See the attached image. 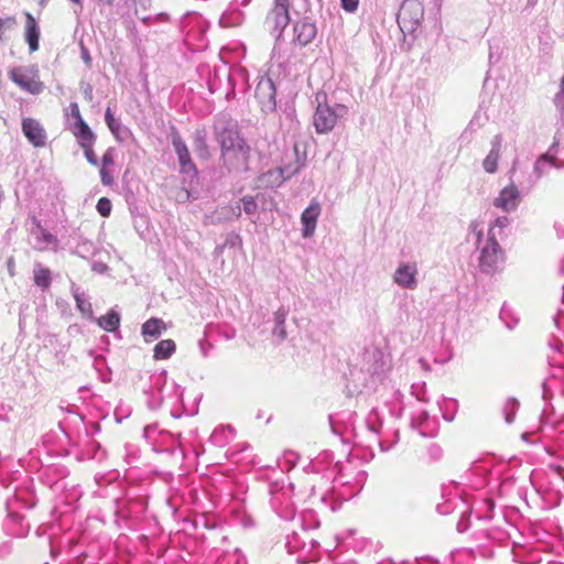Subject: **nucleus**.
I'll use <instances>...</instances> for the list:
<instances>
[{"label":"nucleus","instance_id":"obj_1","mask_svg":"<svg viewBox=\"0 0 564 564\" xmlns=\"http://www.w3.org/2000/svg\"><path fill=\"white\" fill-rule=\"evenodd\" d=\"M221 149V160L229 172L248 169L250 147L235 129H224L217 135Z\"/></svg>","mask_w":564,"mask_h":564},{"label":"nucleus","instance_id":"obj_2","mask_svg":"<svg viewBox=\"0 0 564 564\" xmlns=\"http://www.w3.org/2000/svg\"><path fill=\"white\" fill-rule=\"evenodd\" d=\"M10 79L22 90L32 95H40L44 90V84L40 79L36 66H18L9 72Z\"/></svg>","mask_w":564,"mask_h":564},{"label":"nucleus","instance_id":"obj_3","mask_svg":"<svg viewBox=\"0 0 564 564\" xmlns=\"http://www.w3.org/2000/svg\"><path fill=\"white\" fill-rule=\"evenodd\" d=\"M503 261V251L495 237H489L479 258V267L484 272H492Z\"/></svg>","mask_w":564,"mask_h":564},{"label":"nucleus","instance_id":"obj_4","mask_svg":"<svg viewBox=\"0 0 564 564\" xmlns=\"http://www.w3.org/2000/svg\"><path fill=\"white\" fill-rule=\"evenodd\" d=\"M174 151L177 155L181 172L197 177V169L191 159L189 151L180 134H174L172 139Z\"/></svg>","mask_w":564,"mask_h":564},{"label":"nucleus","instance_id":"obj_5","mask_svg":"<svg viewBox=\"0 0 564 564\" xmlns=\"http://www.w3.org/2000/svg\"><path fill=\"white\" fill-rule=\"evenodd\" d=\"M22 132L29 142L35 148L46 144V131L42 124L33 118H24L21 123Z\"/></svg>","mask_w":564,"mask_h":564},{"label":"nucleus","instance_id":"obj_6","mask_svg":"<svg viewBox=\"0 0 564 564\" xmlns=\"http://www.w3.org/2000/svg\"><path fill=\"white\" fill-rule=\"evenodd\" d=\"M336 122V112L326 105H318L314 113V127L317 133H327L332 131Z\"/></svg>","mask_w":564,"mask_h":564},{"label":"nucleus","instance_id":"obj_7","mask_svg":"<svg viewBox=\"0 0 564 564\" xmlns=\"http://www.w3.org/2000/svg\"><path fill=\"white\" fill-rule=\"evenodd\" d=\"M321 205L317 200L313 199L308 207L304 209L301 215V223L303 225L302 236L311 238L315 234L317 219L321 216Z\"/></svg>","mask_w":564,"mask_h":564},{"label":"nucleus","instance_id":"obj_8","mask_svg":"<svg viewBox=\"0 0 564 564\" xmlns=\"http://www.w3.org/2000/svg\"><path fill=\"white\" fill-rule=\"evenodd\" d=\"M422 15L423 10L419 3L403 2L398 13V22L405 28H413Z\"/></svg>","mask_w":564,"mask_h":564},{"label":"nucleus","instance_id":"obj_9","mask_svg":"<svg viewBox=\"0 0 564 564\" xmlns=\"http://www.w3.org/2000/svg\"><path fill=\"white\" fill-rule=\"evenodd\" d=\"M294 41L300 46H306L316 37L317 29L316 25L308 20L304 19L297 21L294 25Z\"/></svg>","mask_w":564,"mask_h":564},{"label":"nucleus","instance_id":"obj_10","mask_svg":"<svg viewBox=\"0 0 564 564\" xmlns=\"http://www.w3.org/2000/svg\"><path fill=\"white\" fill-rule=\"evenodd\" d=\"M519 192L516 186L510 185L505 187L497 198L494 200V205L506 212L512 210L518 205Z\"/></svg>","mask_w":564,"mask_h":564},{"label":"nucleus","instance_id":"obj_11","mask_svg":"<svg viewBox=\"0 0 564 564\" xmlns=\"http://www.w3.org/2000/svg\"><path fill=\"white\" fill-rule=\"evenodd\" d=\"M25 41L29 44L30 52H35L39 50V40H40V28L34 19V17L30 12H25V30H24Z\"/></svg>","mask_w":564,"mask_h":564},{"label":"nucleus","instance_id":"obj_12","mask_svg":"<svg viewBox=\"0 0 564 564\" xmlns=\"http://www.w3.org/2000/svg\"><path fill=\"white\" fill-rule=\"evenodd\" d=\"M415 275V264H403L397 269L394 274V281L403 288L414 289L416 286Z\"/></svg>","mask_w":564,"mask_h":564},{"label":"nucleus","instance_id":"obj_13","mask_svg":"<svg viewBox=\"0 0 564 564\" xmlns=\"http://www.w3.org/2000/svg\"><path fill=\"white\" fill-rule=\"evenodd\" d=\"M72 133L78 140L79 145L95 143L96 135L89 128V126L85 122V120H79V122H75L72 127Z\"/></svg>","mask_w":564,"mask_h":564},{"label":"nucleus","instance_id":"obj_14","mask_svg":"<svg viewBox=\"0 0 564 564\" xmlns=\"http://www.w3.org/2000/svg\"><path fill=\"white\" fill-rule=\"evenodd\" d=\"M33 281L41 290L46 291L52 283V272L48 268L36 263L33 270Z\"/></svg>","mask_w":564,"mask_h":564},{"label":"nucleus","instance_id":"obj_15","mask_svg":"<svg viewBox=\"0 0 564 564\" xmlns=\"http://www.w3.org/2000/svg\"><path fill=\"white\" fill-rule=\"evenodd\" d=\"M268 20L272 21L275 28L284 29L290 21L286 6L276 4L269 13Z\"/></svg>","mask_w":564,"mask_h":564},{"label":"nucleus","instance_id":"obj_16","mask_svg":"<svg viewBox=\"0 0 564 564\" xmlns=\"http://www.w3.org/2000/svg\"><path fill=\"white\" fill-rule=\"evenodd\" d=\"M166 329L164 322L160 318L152 317L142 325V335L147 338L155 339Z\"/></svg>","mask_w":564,"mask_h":564},{"label":"nucleus","instance_id":"obj_17","mask_svg":"<svg viewBox=\"0 0 564 564\" xmlns=\"http://www.w3.org/2000/svg\"><path fill=\"white\" fill-rule=\"evenodd\" d=\"M176 349V345L172 339H163L159 341L153 350V357L156 360L170 358Z\"/></svg>","mask_w":564,"mask_h":564},{"label":"nucleus","instance_id":"obj_18","mask_svg":"<svg viewBox=\"0 0 564 564\" xmlns=\"http://www.w3.org/2000/svg\"><path fill=\"white\" fill-rule=\"evenodd\" d=\"M499 158H500V144L496 143L482 162V165H484V169L486 170V172L491 174L497 171Z\"/></svg>","mask_w":564,"mask_h":564},{"label":"nucleus","instance_id":"obj_19","mask_svg":"<svg viewBox=\"0 0 564 564\" xmlns=\"http://www.w3.org/2000/svg\"><path fill=\"white\" fill-rule=\"evenodd\" d=\"M98 325L107 332H115L120 325V316L115 311H110L98 319Z\"/></svg>","mask_w":564,"mask_h":564},{"label":"nucleus","instance_id":"obj_20","mask_svg":"<svg viewBox=\"0 0 564 564\" xmlns=\"http://www.w3.org/2000/svg\"><path fill=\"white\" fill-rule=\"evenodd\" d=\"M262 95L268 96V101L274 104V86L270 79L260 82L256 87V97L262 98Z\"/></svg>","mask_w":564,"mask_h":564},{"label":"nucleus","instance_id":"obj_21","mask_svg":"<svg viewBox=\"0 0 564 564\" xmlns=\"http://www.w3.org/2000/svg\"><path fill=\"white\" fill-rule=\"evenodd\" d=\"M556 159L549 154H542L535 163V172L539 176L544 173V164L555 165Z\"/></svg>","mask_w":564,"mask_h":564},{"label":"nucleus","instance_id":"obj_22","mask_svg":"<svg viewBox=\"0 0 564 564\" xmlns=\"http://www.w3.org/2000/svg\"><path fill=\"white\" fill-rule=\"evenodd\" d=\"M195 151L202 159H208L210 156L206 140L202 135H197L195 139Z\"/></svg>","mask_w":564,"mask_h":564},{"label":"nucleus","instance_id":"obj_23","mask_svg":"<svg viewBox=\"0 0 564 564\" xmlns=\"http://www.w3.org/2000/svg\"><path fill=\"white\" fill-rule=\"evenodd\" d=\"M105 121L109 128V130L115 134L118 135L120 131V124L117 122L116 118L113 117V113L111 109L108 107L105 112Z\"/></svg>","mask_w":564,"mask_h":564},{"label":"nucleus","instance_id":"obj_24","mask_svg":"<svg viewBox=\"0 0 564 564\" xmlns=\"http://www.w3.org/2000/svg\"><path fill=\"white\" fill-rule=\"evenodd\" d=\"M96 208L102 217H108L111 213L112 205L108 198L101 197L97 202Z\"/></svg>","mask_w":564,"mask_h":564},{"label":"nucleus","instance_id":"obj_25","mask_svg":"<svg viewBox=\"0 0 564 564\" xmlns=\"http://www.w3.org/2000/svg\"><path fill=\"white\" fill-rule=\"evenodd\" d=\"M94 144L95 143H90V144H83L80 148L83 149L84 151V155L86 158V160L91 164V165H97V159H96V154H95V151H94Z\"/></svg>","mask_w":564,"mask_h":564},{"label":"nucleus","instance_id":"obj_26","mask_svg":"<svg viewBox=\"0 0 564 564\" xmlns=\"http://www.w3.org/2000/svg\"><path fill=\"white\" fill-rule=\"evenodd\" d=\"M115 164V149L109 148L101 156V166L110 167Z\"/></svg>","mask_w":564,"mask_h":564},{"label":"nucleus","instance_id":"obj_27","mask_svg":"<svg viewBox=\"0 0 564 564\" xmlns=\"http://www.w3.org/2000/svg\"><path fill=\"white\" fill-rule=\"evenodd\" d=\"M99 174H100L101 183L104 185L110 186L113 184V176H112L109 167L101 166Z\"/></svg>","mask_w":564,"mask_h":564},{"label":"nucleus","instance_id":"obj_28","mask_svg":"<svg viewBox=\"0 0 564 564\" xmlns=\"http://www.w3.org/2000/svg\"><path fill=\"white\" fill-rule=\"evenodd\" d=\"M35 223H36V226L37 228L40 229L41 231V236H42V240L46 243H55L57 241L56 237L52 234H50L48 231H46L40 224V221H37L35 219Z\"/></svg>","mask_w":564,"mask_h":564},{"label":"nucleus","instance_id":"obj_29","mask_svg":"<svg viewBox=\"0 0 564 564\" xmlns=\"http://www.w3.org/2000/svg\"><path fill=\"white\" fill-rule=\"evenodd\" d=\"M242 203H243V210L247 213V214H252L256 212L257 209V204L254 202V199L250 196H246L242 198Z\"/></svg>","mask_w":564,"mask_h":564},{"label":"nucleus","instance_id":"obj_30","mask_svg":"<svg viewBox=\"0 0 564 564\" xmlns=\"http://www.w3.org/2000/svg\"><path fill=\"white\" fill-rule=\"evenodd\" d=\"M555 105L564 113V77L561 80V90L555 97Z\"/></svg>","mask_w":564,"mask_h":564},{"label":"nucleus","instance_id":"obj_31","mask_svg":"<svg viewBox=\"0 0 564 564\" xmlns=\"http://www.w3.org/2000/svg\"><path fill=\"white\" fill-rule=\"evenodd\" d=\"M359 4V0H341L343 8L348 12H354L357 10Z\"/></svg>","mask_w":564,"mask_h":564},{"label":"nucleus","instance_id":"obj_32","mask_svg":"<svg viewBox=\"0 0 564 564\" xmlns=\"http://www.w3.org/2000/svg\"><path fill=\"white\" fill-rule=\"evenodd\" d=\"M69 110H70V116L75 119V122H79V120H84L80 115L79 106L77 102H72L69 105Z\"/></svg>","mask_w":564,"mask_h":564},{"label":"nucleus","instance_id":"obj_33","mask_svg":"<svg viewBox=\"0 0 564 564\" xmlns=\"http://www.w3.org/2000/svg\"><path fill=\"white\" fill-rule=\"evenodd\" d=\"M7 269L10 276L15 275V262L12 257L7 260Z\"/></svg>","mask_w":564,"mask_h":564},{"label":"nucleus","instance_id":"obj_34","mask_svg":"<svg viewBox=\"0 0 564 564\" xmlns=\"http://www.w3.org/2000/svg\"><path fill=\"white\" fill-rule=\"evenodd\" d=\"M4 23L6 20L0 18V41L4 39Z\"/></svg>","mask_w":564,"mask_h":564},{"label":"nucleus","instance_id":"obj_35","mask_svg":"<svg viewBox=\"0 0 564 564\" xmlns=\"http://www.w3.org/2000/svg\"><path fill=\"white\" fill-rule=\"evenodd\" d=\"M7 21L12 25L15 23L14 18H8Z\"/></svg>","mask_w":564,"mask_h":564},{"label":"nucleus","instance_id":"obj_36","mask_svg":"<svg viewBox=\"0 0 564 564\" xmlns=\"http://www.w3.org/2000/svg\"><path fill=\"white\" fill-rule=\"evenodd\" d=\"M496 224H497L498 226H502V219L498 218V219L496 220Z\"/></svg>","mask_w":564,"mask_h":564},{"label":"nucleus","instance_id":"obj_37","mask_svg":"<svg viewBox=\"0 0 564 564\" xmlns=\"http://www.w3.org/2000/svg\"><path fill=\"white\" fill-rule=\"evenodd\" d=\"M267 95H262V98H259L261 100V104H264V100H262Z\"/></svg>","mask_w":564,"mask_h":564},{"label":"nucleus","instance_id":"obj_38","mask_svg":"<svg viewBox=\"0 0 564 564\" xmlns=\"http://www.w3.org/2000/svg\"><path fill=\"white\" fill-rule=\"evenodd\" d=\"M74 3H80V0H70Z\"/></svg>","mask_w":564,"mask_h":564},{"label":"nucleus","instance_id":"obj_39","mask_svg":"<svg viewBox=\"0 0 564 564\" xmlns=\"http://www.w3.org/2000/svg\"><path fill=\"white\" fill-rule=\"evenodd\" d=\"M284 336H285V332H284V330H282V332H281V337H282V338H284Z\"/></svg>","mask_w":564,"mask_h":564}]
</instances>
